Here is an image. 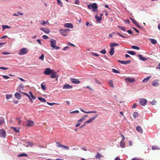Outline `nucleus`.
Returning <instances> with one entry per match:
<instances>
[{
    "label": "nucleus",
    "mask_w": 160,
    "mask_h": 160,
    "mask_svg": "<svg viewBox=\"0 0 160 160\" xmlns=\"http://www.w3.org/2000/svg\"><path fill=\"white\" fill-rule=\"evenodd\" d=\"M79 1L78 0H75V4L79 5Z\"/></svg>",
    "instance_id": "63"
},
{
    "label": "nucleus",
    "mask_w": 160,
    "mask_h": 160,
    "mask_svg": "<svg viewBox=\"0 0 160 160\" xmlns=\"http://www.w3.org/2000/svg\"><path fill=\"white\" fill-rule=\"evenodd\" d=\"M26 126L28 127H32L34 125V122L32 120H28L27 121Z\"/></svg>",
    "instance_id": "8"
},
{
    "label": "nucleus",
    "mask_w": 160,
    "mask_h": 160,
    "mask_svg": "<svg viewBox=\"0 0 160 160\" xmlns=\"http://www.w3.org/2000/svg\"><path fill=\"white\" fill-rule=\"evenodd\" d=\"M94 80H95V82L96 83H97L98 84H101V83L99 81H98L97 79H95Z\"/></svg>",
    "instance_id": "60"
},
{
    "label": "nucleus",
    "mask_w": 160,
    "mask_h": 160,
    "mask_svg": "<svg viewBox=\"0 0 160 160\" xmlns=\"http://www.w3.org/2000/svg\"><path fill=\"white\" fill-rule=\"evenodd\" d=\"M81 122H82L81 121L80 122V120H79L78 121V122L75 125V127H78L79 126L81 125Z\"/></svg>",
    "instance_id": "46"
},
{
    "label": "nucleus",
    "mask_w": 160,
    "mask_h": 160,
    "mask_svg": "<svg viewBox=\"0 0 160 160\" xmlns=\"http://www.w3.org/2000/svg\"><path fill=\"white\" fill-rule=\"evenodd\" d=\"M119 44L117 43L114 42H111L110 43V46L111 48L115 47V46H118Z\"/></svg>",
    "instance_id": "23"
},
{
    "label": "nucleus",
    "mask_w": 160,
    "mask_h": 160,
    "mask_svg": "<svg viewBox=\"0 0 160 160\" xmlns=\"http://www.w3.org/2000/svg\"><path fill=\"white\" fill-rule=\"evenodd\" d=\"M138 113L137 112H135L133 113V116L134 118H135L138 116Z\"/></svg>",
    "instance_id": "31"
},
{
    "label": "nucleus",
    "mask_w": 160,
    "mask_h": 160,
    "mask_svg": "<svg viewBox=\"0 0 160 160\" xmlns=\"http://www.w3.org/2000/svg\"><path fill=\"white\" fill-rule=\"evenodd\" d=\"M59 32L63 36H66L67 35V34L66 32L65 33L63 32V29H60L59 30Z\"/></svg>",
    "instance_id": "24"
},
{
    "label": "nucleus",
    "mask_w": 160,
    "mask_h": 160,
    "mask_svg": "<svg viewBox=\"0 0 160 160\" xmlns=\"http://www.w3.org/2000/svg\"><path fill=\"white\" fill-rule=\"evenodd\" d=\"M87 7L88 9H92V11L93 12L96 11L97 10L98 6L97 3H95L93 4H90L87 5Z\"/></svg>",
    "instance_id": "1"
},
{
    "label": "nucleus",
    "mask_w": 160,
    "mask_h": 160,
    "mask_svg": "<svg viewBox=\"0 0 160 160\" xmlns=\"http://www.w3.org/2000/svg\"><path fill=\"white\" fill-rule=\"evenodd\" d=\"M61 147H62L63 148H64L65 149L68 150L69 149V147H68L64 145H62V146Z\"/></svg>",
    "instance_id": "54"
},
{
    "label": "nucleus",
    "mask_w": 160,
    "mask_h": 160,
    "mask_svg": "<svg viewBox=\"0 0 160 160\" xmlns=\"http://www.w3.org/2000/svg\"><path fill=\"white\" fill-rule=\"evenodd\" d=\"M38 99L42 102H46V100L44 98L38 97Z\"/></svg>",
    "instance_id": "33"
},
{
    "label": "nucleus",
    "mask_w": 160,
    "mask_h": 160,
    "mask_svg": "<svg viewBox=\"0 0 160 160\" xmlns=\"http://www.w3.org/2000/svg\"><path fill=\"white\" fill-rule=\"evenodd\" d=\"M98 114H95L94 116H93L92 117L85 122L86 123L87 125L88 123H90L92 122L96 118L98 117Z\"/></svg>",
    "instance_id": "6"
},
{
    "label": "nucleus",
    "mask_w": 160,
    "mask_h": 160,
    "mask_svg": "<svg viewBox=\"0 0 160 160\" xmlns=\"http://www.w3.org/2000/svg\"><path fill=\"white\" fill-rule=\"evenodd\" d=\"M118 61L122 64H126L129 63L131 62V61L130 60L128 61H121L120 60H118Z\"/></svg>",
    "instance_id": "12"
},
{
    "label": "nucleus",
    "mask_w": 160,
    "mask_h": 160,
    "mask_svg": "<svg viewBox=\"0 0 160 160\" xmlns=\"http://www.w3.org/2000/svg\"><path fill=\"white\" fill-rule=\"evenodd\" d=\"M118 27L123 31H125L126 30V28L124 27L118 26Z\"/></svg>",
    "instance_id": "39"
},
{
    "label": "nucleus",
    "mask_w": 160,
    "mask_h": 160,
    "mask_svg": "<svg viewBox=\"0 0 160 160\" xmlns=\"http://www.w3.org/2000/svg\"><path fill=\"white\" fill-rule=\"evenodd\" d=\"M57 1L58 5H60L61 7H62L63 6L62 3L60 0H57Z\"/></svg>",
    "instance_id": "42"
},
{
    "label": "nucleus",
    "mask_w": 160,
    "mask_h": 160,
    "mask_svg": "<svg viewBox=\"0 0 160 160\" xmlns=\"http://www.w3.org/2000/svg\"><path fill=\"white\" fill-rule=\"evenodd\" d=\"M80 110L82 112L85 113H97V112L96 111H95L86 112V111H84L82 109H80Z\"/></svg>",
    "instance_id": "20"
},
{
    "label": "nucleus",
    "mask_w": 160,
    "mask_h": 160,
    "mask_svg": "<svg viewBox=\"0 0 160 160\" xmlns=\"http://www.w3.org/2000/svg\"><path fill=\"white\" fill-rule=\"evenodd\" d=\"M23 156H26V157H28V155L26 154V153H22L21 154H19L18 156V157H23Z\"/></svg>",
    "instance_id": "41"
},
{
    "label": "nucleus",
    "mask_w": 160,
    "mask_h": 160,
    "mask_svg": "<svg viewBox=\"0 0 160 160\" xmlns=\"http://www.w3.org/2000/svg\"><path fill=\"white\" fill-rule=\"evenodd\" d=\"M22 93H23L25 96L28 98L30 100H31V98L30 97V96L28 94L24 92H22Z\"/></svg>",
    "instance_id": "48"
},
{
    "label": "nucleus",
    "mask_w": 160,
    "mask_h": 160,
    "mask_svg": "<svg viewBox=\"0 0 160 160\" xmlns=\"http://www.w3.org/2000/svg\"><path fill=\"white\" fill-rule=\"evenodd\" d=\"M53 70H51L49 68H46L43 72L45 75H50Z\"/></svg>",
    "instance_id": "5"
},
{
    "label": "nucleus",
    "mask_w": 160,
    "mask_h": 160,
    "mask_svg": "<svg viewBox=\"0 0 160 160\" xmlns=\"http://www.w3.org/2000/svg\"><path fill=\"white\" fill-rule=\"evenodd\" d=\"M125 80L127 82H135V79L134 78H128L125 79Z\"/></svg>",
    "instance_id": "10"
},
{
    "label": "nucleus",
    "mask_w": 160,
    "mask_h": 160,
    "mask_svg": "<svg viewBox=\"0 0 160 160\" xmlns=\"http://www.w3.org/2000/svg\"><path fill=\"white\" fill-rule=\"evenodd\" d=\"M50 45L53 48L56 50L59 49V47L58 46H56V40L52 39H50Z\"/></svg>",
    "instance_id": "2"
},
{
    "label": "nucleus",
    "mask_w": 160,
    "mask_h": 160,
    "mask_svg": "<svg viewBox=\"0 0 160 160\" xmlns=\"http://www.w3.org/2000/svg\"><path fill=\"white\" fill-rule=\"evenodd\" d=\"M47 103L48 104L50 105V106H52L53 105H54L55 104H56V103H49V102H47Z\"/></svg>",
    "instance_id": "62"
},
{
    "label": "nucleus",
    "mask_w": 160,
    "mask_h": 160,
    "mask_svg": "<svg viewBox=\"0 0 160 160\" xmlns=\"http://www.w3.org/2000/svg\"><path fill=\"white\" fill-rule=\"evenodd\" d=\"M156 101L155 100H153L151 102V104L152 105H155L156 103Z\"/></svg>",
    "instance_id": "58"
},
{
    "label": "nucleus",
    "mask_w": 160,
    "mask_h": 160,
    "mask_svg": "<svg viewBox=\"0 0 160 160\" xmlns=\"http://www.w3.org/2000/svg\"><path fill=\"white\" fill-rule=\"evenodd\" d=\"M12 94H7L6 95V98L7 99H8L12 97Z\"/></svg>",
    "instance_id": "43"
},
{
    "label": "nucleus",
    "mask_w": 160,
    "mask_h": 160,
    "mask_svg": "<svg viewBox=\"0 0 160 160\" xmlns=\"http://www.w3.org/2000/svg\"><path fill=\"white\" fill-rule=\"evenodd\" d=\"M127 52L133 55H135L136 54V53L132 51H128Z\"/></svg>",
    "instance_id": "38"
},
{
    "label": "nucleus",
    "mask_w": 160,
    "mask_h": 160,
    "mask_svg": "<svg viewBox=\"0 0 160 160\" xmlns=\"http://www.w3.org/2000/svg\"><path fill=\"white\" fill-rule=\"evenodd\" d=\"M138 57L140 60L143 61H145L147 59V58L143 57L142 55L141 54L138 55Z\"/></svg>",
    "instance_id": "21"
},
{
    "label": "nucleus",
    "mask_w": 160,
    "mask_h": 160,
    "mask_svg": "<svg viewBox=\"0 0 160 160\" xmlns=\"http://www.w3.org/2000/svg\"><path fill=\"white\" fill-rule=\"evenodd\" d=\"M44 56L43 54H42L41 56L39 57L38 58L39 59L41 60L42 61L44 60Z\"/></svg>",
    "instance_id": "51"
},
{
    "label": "nucleus",
    "mask_w": 160,
    "mask_h": 160,
    "mask_svg": "<svg viewBox=\"0 0 160 160\" xmlns=\"http://www.w3.org/2000/svg\"><path fill=\"white\" fill-rule=\"evenodd\" d=\"M27 144L28 145L27 146V147H28V146L31 147L34 145V144L33 143H32L29 141L27 142Z\"/></svg>",
    "instance_id": "35"
},
{
    "label": "nucleus",
    "mask_w": 160,
    "mask_h": 160,
    "mask_svg": "<svg viewBox=\"0 0 160 160\" xmlns=\"http://www.w3.org/2000/svg\"><path fill=\"white\" fill-rule=\"evenodd\" d=\"M151 78V77L149 76L145 78L142 80V82L144 83L147 82Z\"/></svg>",
    "instance_id": "30"
},
{
    "label": "nucleus",
    "mask_w": 160,
    "mask_h": 160,
    "mask_svg": "<svg viewBox=\"0 0 160 160\" xmlns=\"http://www.w3.org/2000/svg\"><path fill=\"white\" fill-rule=\"evenodd\" d=\"M87 125V124H86V123L85 122H84L83 124V125H82V126H80V127H79V128L80 129H81L83 127H84V126H85L86 125Z\"/></svg>",
    "instance_id": "61"
},
{
    "label": "nucleus",
    "mask_w": 160,
    "mask_h": 160,
    "mask_svg": "<svg viewBox=\"0 0 160 160\" xmlns=\"http://www.w3.org/2000/svg\"><path fill=\"white\" fill-rule=\"evenodd\" d=\"M114 52V48L113 47L111 48L110 51L109 52L110 54L112 56L113 55Z\"/></svg>",
    "instance_id": "22"
},
{
    "label": "nucleus",
    "mask_w": 160,
    "mask_h": 160,
    "mask_svg": "<svg viewBox=\"0 0 160 160\" xmlns=\"http://www.w3.org/2000/svg\"><path fill=\"white\" fill-rule=\"evenodd\" d=\"M2 30L4 31L5 30V29L6 28H10V27L9 26L7 25H2Z\"/></svg>",
    "instance_id": "25"
},
{
    "label": "nucleus",
    "mask_w": 160,
    "mask_h": 160,
    "mask_svg": "<svg viewBox=\"0 0 160 160\" xmlns=\"http://www.w3.org/2000/svg\"><path fill=\"white\" fill-rule=\"evenodd\" d=\"M16 120L17 121L18 124L19 125H20L22 122L21 120L18 118H16Z\"/></svg>",
    "instance_id": "45"
},
{
    "label": "nucleus",
    "mask_w": 160,
    "mask_h": 160,
    "mask_svg": "<svg viewBox=\"0 0 160 160\" xmlns=\"http://www.w3.org/2000/svg\"><path fill=\"white\" fill-rule=\"evenodd\" d=\"M11 128H12L13 130L16 132H19V129L18 128L11 127Z\"/></svg>",
    "instance_id": "26"
},
{
    "label": "nucleus",
    "mask_w": 160,
    "mask_h": 160,
    "mask_svg": "<svg viewBox=\"0 0 160 160\" xmlns=\"http://www.w3.org/2000/svg\"><path fill=\"white\" fill-rule=\"evenodd\" d=\"M158 81L157 80H154L152 82V85L153 86L155 87L158 86L159 85V84L158 83Z\"/></svg>",
    "instance_id": "16"
},
{
    "label": "nucleus",
    "mask_w": 160,
    "mask_h": 160,
    "mask_svg": "<svg viewBox=\"0 0 160 160\" xmlns=\"http://www.w3.org/2000/svg\"><path fill=\"white\" fill-rule=\"evenodd\" d=\"M28 51V50L27 48H23L20 50L18 54L20 55H23L26 54Z\"/></svg>",
    "instance_id": "3"
},
{
    "label": "nucleus",
    "mask_w": 160,
    "mask_h": 160,
    "mask_svg": "<svg viewBox=\"0 0 160 160\" xmlns=\"http://www.w3.org/2000/svg\"><path fill=\"white\" fill-rule=\"evenodd\" d=\"M88 116V115H85V116H83L82 118H81L80 119V121L81 122H82L83 121H84L85 119Z\"/></svg>",
    "instance_id": "32"
},
{
    "label": "nucleus",
    "mask_w": 160,
    "mask_h": 160,
    "mask_svg": "<svg viewBox=\"0 0 160 160\" xmlns=\"http://www.w3.org/2000/svg\"><path fill=\"white\" fill-rule=\"evenodd\" d=\"M127 32L129 34H132V31L131 30H129L127 31Z\"/></svg>",
    "instance_id": "64"
},
{
    "label": "nucleus",
    "mask_w": 160,
    "mask_h": 160,
    "mask_svg": "<svg viewBox=\"0 0 160 160\" xmlns=\"http://www.w3.org/2000/svg\"><path fill=\"white\" fill-rule=\"evenodd\" d=\"M52 75L50 76L51 78H54L57 76L56 72H55L54 70L52 71L51 73Z\"/></svg>",
    "instance_id": "18"
},
{
    "label": "nucleus",
    "mask_w": 160,
    "mask_h": 160,
    "mask_svg": "<svg viewBox=\"0 0 160 160\" xmlns=\"http://www.w3.org/2000/svg\"><path fill=\"white\" fill-rule=\"evenodd\" d=\"M4 122V118L2 117L0 118V125L3 124Z\"/></svg>",
    "instance_id": "34"
},
{
    "label": "nucleus",
    "mask_w": 160,
    "mask_h": 160,
    "mask_svg": "<svg viewBox=\"0 0 160 160\" xmlns=\"http://www.w3.org/2000/svg\"><path fill=\"white\" fill-rule=\"evenodd\" d=\"M79 112V111L78 110H76L75 111H72L70 112V113L73 114L74 113H78Z\"/></svg>",
    "instance_id": "57"
},
{
    "label": "nucleus",
    "mask_w": 160,
    "mask_h": 160,
    "mask_svg": "<svg viewBox=\"0 0 160 160\" xmlns=\"http://www.w3.org/2000/svg\"><path fill=\"white\" fill-rule=\"evenodd\" d=\"M101 157V155L99 152L97 153L95 156V158H100Z\"/></svg>",
    "instance_id": "40"
},
{
    "label": "nucleus",
    "mask_w": 160,
    "mask_h": 160,
    "mask_svg": "<svg viewBox=\"0 0 160 160\" xmlns=\"http://www.w3.org/2000/svg\"><path fill=\"white\" fill-rule=\"evenodd\" d=\"M136 130L141 133H142L143 131L142 128L139 126H137Z\"/></svg>",
    "instance_id": "15"
},
{
    "label": "nucleus",
    "mask_w": 160,
    "mask_h": 160,
    "mask_svg": "<svg viewBox=\"0 0 160 160\" xmlns=\"http://www.w3.org/2000/svg\"><path fill=\"white\" fill-rule=\"evenodd\" d=\"M151 43L153 44H155L157 43V41L154 39H149Z\"/></svg>",
    "instance_id": "28"
},
{
    "label": "nucleus",
    "mask_w": 160,
    "mask_h": 160,
    "mask_svg": "<svg viewBox=\"0 0 160 160\" xmlns=\"http://www.w3.org/2000/svg\"><path fill=\"white\" fill-rule=\"evenodd\" d=\"M152 148L153 150H156L159 149V148L157 147L156 146H153L152 147Z\"/></svg>",
    "instance_id": "44"
},
{
    "label": "nucleus",
    "mask_w": 160,
    "mask_h": 160,
    "mask_svg": "<svg viewBox=\"0 0 160 160\" xmlns=\"http://www.w3.org/2000/svg\"><path fill=\"white\" fill-rule=\"evenodd\" d=\"M100 52L103 54H105L106 53V51L105 49H103L101 51H100Z\"/></svg>",
    "instance_id": "55"
},
{
    "label": "nucleus",
    "mask_w": 160,
    "mask_h": 160,
    "mask_svg": "<svg viewBox=\"0 0 160 160\" xmlns=\"http://www.w3.org/2000/svg\"><path fill=\"white\" fill-rule=\"evenodd\" d=\"M23 85L22 84H20L18 88V91L21 93L22 92H21V90H22L23 88Z\"/></svg>",
    "instance_id": "17"
},
{
    "label": "nucleus",
    "mask_w": 160,
    "mask_h": 160,
    "mask_svg": "<svg viewBox=\"0 0 160 160\" xmlns=\"http://www.w3.org/2000/svg\"><path fill=\"white\" fill-rule=\"evenodd\" d=\"M64 26L66 28H73V25L70 23H66L64 25Z\"/></svg>",
    "instance_id": "13"
},
{
    "label": "nucleus",
    "mask_w": 160,
    "mask_h": 160,
    "mask_svg": "<svg viewBox=\"0 0 160 160\" xmlns=\"http://www.w3.org/2000/svg\"><path fill=\"white\" fill-rule=\"evenodd\" d=\"M44 83L43 82L41 83V87L42 90H44L46 89V87L45 85H44Z\"/></svg>",
    "instance_id": "36"
},
{
    "label": "nucleus",
    "mask_w": 160,
    "mask_h": 160,
    "mask_svg": "<svg viewBox=\"0 0 160 160\" xmlns=\"http://www.w3.org/2000/svg\"><path fill=\"white\" fill-rule=\"evenodd\" d=\"M57 146L58 147H61L62 145L59 142H56Z\"/></svg>",
    "instance_id": "56"
},
{
    "label": "nucleus",
    "mask_w": 160,
    "mask_h": 160,
    "mask_svg": "<svg viewBox=\"0 0 160 160\" xmlns=\"http://www.w3.org/2000/svg\"><path fill=\"white\" fill-rule=\"evenodd\" d=\"M40 29L46 34H48L50 32V30L48 28H41Z\"/></svg>",
    "instance_id": "11"
},
{
    "label": "nucleus",
    "mask_w": 160,
    "mask_h": 160,
    "mask_svg": "<svg viewBox=\"0 0 160 160\" xmlns=\"http://www.w3.org/2000/svg\"><path fill=\"white\" fill-rule=\"evenodd\" d=\"M120 147L122 148H123L125 147V142L123 141H121L120 142Z\"/></svg>",
    "instance_id": "29"
},
{
    "label": "nucleus",
    "mask_w": 160,
    "mask_h": 160,
    "mask_svg": "<svg viewBox=\"0 0 160 160\" xmlns=\"http://www.w3.org/2000/svg\"><path fill=\"white\" fill-rule=\"evenodd\" d=\"M2 77L4 79H7L9 78V77L8 76L5 75H2Z\"/></svg>",
    "instance_id": "53"
},
{
    "label": "nucleus",
    "mask_w": 160,
    "mask_h": 160,
    "mask_svg": "<svg viewBox=\"0 0 160 160\" xmlns=\"http://www.w3.org/2000/svg\"><path fill=\"white\" fill-rule=\"evenodd\" d=\"M147 100L144 98H141L139 100V103L142 106H145L147 103Z\"/></svg>",
    "instance_id": "4"
},
{
    "label": "nucleus",
    "mask_w": 160,
    "mask_h": 160,
    "mask_svg": "<svg viewBox=\"0 0 160 160\" xmlns=\"http://www.w3.org/2000/svg\"><path fill=\"white\" fill-rule=\"evenodd\" d=\"M6 133L5 131L3 129L0 130V137L4 138L5 137Z\"/></svg>",
    "instance_id": "7"
},
{
    "label": "nucleus",
    "mask_w": 160,
    "mask_h": 160,
    "mask_svg": "<svg viewBox=\"0 0 160 160\" xmlns=\"http://www.w3.org/2000/svg\"><path fill=\"white\" fill-rule=\"evenodd\" d=\"M40 23L42 25H44L46 23V22L45 20H42L40 21Z\"/></svg>",
    "instance_id": "50"
},
{
    "label": "nucleus",
    "mask_w": 160,
    "mask_h": 160,
    "mask_svg": "<svg viewBox=\"0 0 160 160\" xmlns=\"http://www.w3.org/2000/svg\"><path fill=\"white\" fill-rule=\"evenodd\" d=\"M130 19L132 20L133 23L135 24V25L137 24V21L133 18H130Z\"/></svg>",
    "instance_id": "47"
},
{
    "label": "nucleus",
    "mask_w": 160,
    "mask_h": 160,
    "mask_svg": "<svg viewBox=\"0 0 160 160\" xmlns=\"http://www.w3.org/2000/svg\"><path fill=\"white\" fill-rule=\"evenodd\" d=\"M109 86L112 88H114V87L113 85V82L112 80H109L108 82Z\"/></svg>",
    "instance_id": "37"
},
{
    "label": "nucleus",
    "mask_w": 160,
    "mask_h": 160,
    "mask_svg": "<svg viewBox=\"0 0 160 160\" xmlns=\"http://www.w3.org/2000/svg\"><path fill=\"white\" fill-rule=\"evenodd\" d=\"M70 81L74 84H78L80 82V81H79L78 79L75 78H71Z\"/></svg>",
    "instance_id": "9"
},
{
    "label": "nucleus",
    "mask_w": 160,
    "mask_h": 160,
    "mask_svg": "<svg viewBox=\"0 0 160 160\" xmlns=\"http://www.w3.org/2000/svg\"><path fill=\"white\" fill-rule=\"evenodd\" d=\"M132 48L133 49H136L137 50H139L140 49V48L139 47L134 45L132 46Z\"/></svg>",
    "instance_id": "49"
},
{
    "label": "nucleus",
    "mask_w": 160,
    "mask_h": 160,
    "mask_svg": "<svg viewBox=\"0 0 160 160\" xmlns=\"http://www.w3.org/2000/svg\"><path fill=\"white\" fill-rule=\"evenodd\" d=\"M42 37L43 38V39H47L48 38V36H47L46 35H43L42 36Z\"/></svg>",
    "instance_id": "59"
},
{
    "label": "nucleus",
    "mask_w": 160,
    "mask_h": 160,
    "mask_svg": "<svg viewBox=\"0 0 160 160\" xmlns=\"http://www.w3.org/2000/svg\"><path fill=\"white\" fill-rule=\"evenodd\" d=\"M112 71L113 72L116 73H119V72L118 71L115 69H113Z\"/></svg>",
    "instance_id": "52"
},
{
    "label": "nucleus",
    "mask_w": 160,
    "mask_h": 160,
    "mask_svg": "<svg viewBox=\"0 0 160 160\" xmlns=\"http://www.w3.org/2000/svg\"><path fill=\"white\" fill-rule=\"evenodd\" d=\"M14 96L18 100L20 99L21 98L20 94L18 92L14 94Z\"/></svg>",
    "instance_id": "19"
},
{
    "label": "nucleus",
    "mask_w": 160,
    "mask_h": 160,
    "mask_svg": "<svg viewBox=\"0 0 160 160\" xmlns=\"http://www.w3.org/2000/svg\"><path fill=\"white\" fill-rule=\"evenodd\" d=\"M95 18L97 19V21L98 22H100L101 20V17H99L96 15L95 16Z\"/></svg>",
    "instance_id": "27"
},
{
    "label": "nucleus",
    "mask_w": 160,
    "mask_h": 160,
    "mask_svg": "<svg viewBox=\"0 0 160 160\" xmlns=\"http://www.w3.org/2000/svg\"><path fill=\"white\" fill-rule=\"evenodd\" d=\"M72 88V86H71L68 84H65L63 87V89H71Z\"/></svg>",
    "instance_id": "14"
}]
</instances>
